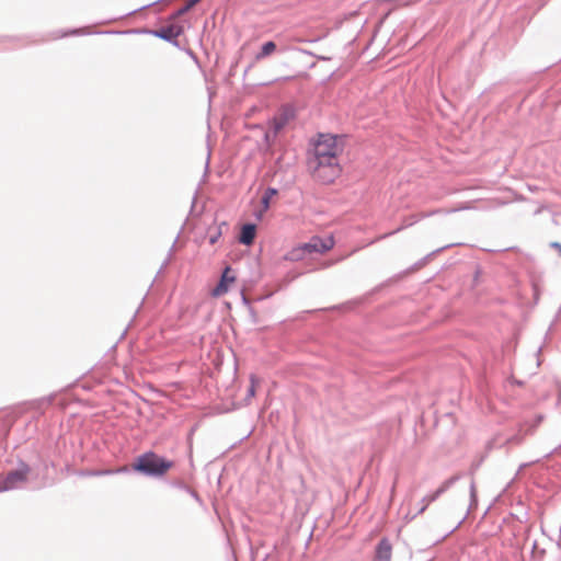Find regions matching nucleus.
Here are the masks:
<instances>
[{
  "label": "nucleus",
  "instance_id": "1",
  "mask_svg": "<svg viewBox=\"0 0 561 561\" xmlns=\"http://www.w3.org/2000/svg\"><path fill=\"white\" fill-rule=\"evenodd\" d=\"M173 463L154 453H146L139 456L133 463V469L147 476H163Z\"/></svg>",
  "mask_w": 561,
  "mask_h": 561
},
{
  "label": "nucleus",
  "instance_id": "2",
  "mask_svg": "<svg viewBox=\"0 0 561 561\" xmlns=\"http://www.w3.org/2000/svg\"><path fill=\"white\" fill-rule=\"evenodd\" d=\"M343 147L335 136L321 135L314 146L313 161L337 160Z\"/></svg>",
  "mask_w": 561,
  "mask_h": 561
},
{
  "label": "nucleus",
  "instance_id": "3",
  "mask_svg": "<svg viewBox=\"0 0 561 561\" xmlns=\"http://www.w3.org/2000/svg\"><path fill=\"white\" fill-rule=\"evenodd\" d=\"M311 168L314 179L324 184L334 182L342 171L337 160L312 161Z\"/></svg>",
  "mask_w": 561,
  "mask_h": 561
},
{
  "label": "nucleus",
  "instance_id": "4",
  "mask_svg": "<svg viewBox=\"0 0 561 561\" xmlns=\"http://www.w3.org/2000/svg\"><path fill=\"white\" fill-rule=\"evenodd\" d=\"M31 469L27 465H22L19 469L10 471L2 482L1 490L8 491L18 488L27 481Z\"/></svg>",
  "mask_w": 561,
  "mask_h": 561
},
{
  "label": "nucleus",
  "instance_id": "5",
  "mask_svg": "<svg viewBox=\"0 0 561 561\" xmlns=\"http://www.w3.org/2000/svg\"><path fill=\"white\" fill-rule=\"evenodd\" d=\"M305 250L308 254L320 253L323 254L330 251L334 247L333 237L320 238L318 236L312 237L308 242L304 243Z\"/></svg>",
  "mask_w": 561,
  "mask_h": 561
},
{
  "label": "nucleus",
  "instance_id": "6",
  "mask_svg": "<svg viewBox=\"0 0 561 561\" xmlns=\"http://www.w3.org/2000/svg\"><path fill=\"white\" fill-rule=\"evenodd\" d=\"M236 282V276L231 270V267H226L219 283L217 286L211 290V296L214 297H220L225 295L228 290L231 284Z\"/></svg>",
  "mask_w": 561,
  "mask_h": 561
},
{
  "label": "nucleus",
  "instance_id": "7",
  "mask_svg": "<svg viewBox=\"0 0 561 561\" xmlns=\"http://www.w3.org/2000/svg\"><path fill=\"white\" fill-rule=\"evenodd\" d=\"M183 32V27L180 24L172 23L167 26H161L159 30L154 31L153 34L160 38L172 41L178 38Z\"/></svg>",
  "mask_w": 561,
  "mask_h": 561
},
{
  "label": "nucleus",
  "instance_id": "8",
  "mask_svg": "<svg viewBox=\"0 0 561 561\" xmlns=\"http://www.w3.org/2000/svg\"><path fill=\"white\" fill-rule=\"evenodd\" d=\"M392 546L387 538H382L376 548L377 561H391Z\"/></svg>",
  "mask_w": 561,
  "mask_h": 561
},
{
  "label": "nucleus",
  "instance_id": "9",
  "mask_svg": "<svg viewBox=\"0 0 561 561\" xmlns=\"http://www.w3.org/2000/svg\"><path fill=\"white\" fill-rule=\"evenodd\" d=\"M256 236V226L253 224L243 225L241 228V233L239 237V241L242 244L251 245Z\"/></svg>",
  "mask_w": 561,
  "mask_h": 561
},
{
  "label": "nucleus",
  "instance_id": "10",
  "mask_svg": "<svg viewBox=\"0 0 561 561\" xmlns=\"http://www.w3.org/2000/svg\"><path fill=\"white\" fill-rule=\"evenodd\" d=\"M306 255H308V252L305 250V244L302 243L291 249L285 257L289 261H300L304 260Z\"/></svg>",
  "mask_w": 561,
  "mask_h": 561
},
{
  "label": "nucleus",
  "instance_id": "11",
  "mask_svg": "<svg viewBox=\"0 0 561 561\" xmlns=\"http://www.w3.org/2000/svg\"><path fill=\"white\" fill-rule=\"evenodd\" d=\"M276 50V44L272 41L266 42L263 44L261 51L255 56L256 60H261L263 58H266L267 56L272 55Z\"/></svg>",
  "mask_w": 561,
  "mask_h": 561
},
{
  "label": "nucleus",
  "instance_id": "12",
  "mask_svg": "<svg viewBox=\"0 0 561 561\" xmlns=\"http://www.w3.org/2000/svg\"><path fill=\"white\" fill-rule=\"evenodd\" d=\"M276 190L267 188L262 197L263 211H266L270 207L271 198L276 195Z\"/></svg>",
  "mask_w": 561,
  "mask_h": 561
},
{
  "label": "nucleus",
  "instance_id": "13",
  "mask_svg": "<svg viewBox=\"0 0 561 561\" xmlns=\"http://www.w3.org/2000/svg\"><path fill=\"white\" fill-rule=\"evenodd\" d=\"M259 385H260V380L257 379V377L255 375H251L250 376V386L248 389L249 398H254Z\"/></svg>",
  "mask_w": 561,
  "mask_h": 561
},
{
  "label": "nucleus",
  "instance_id": "14",
  "mask_svg": "<svg viewBox=\"0 0 561 561\" xmlns=\"http://www.w3.org/2000/svg\"><path fill=\"white\" fill-rule=\"evenodd\" d=\"M199 0H190L184 8L180 9L176 16H180L191 10Z\"/></svg>",
  "mask_w": 561,
  "mask_h": 561
},
{
  "label": "nucleus",
  "instance_id": "15",
  "mask_svg": "<svg viewBox=\"0 0 561 561\" xmlns=\"http://www.w3.org/2000/svg\"><path fill=\"white\" fill-rule=\"evenodd\" d=\"M220 236H221V230L219 227L214 232H211V230H209L210 244H215L218 241V239L220 238Z\"/></svg>",
  "mask_w": 561,
  "mask_h": 561
},
{
  "label": "nucleus",
  "instance_id": "16",
  "mask_svg": "<svg viewBox=\"0 0 561 561\" xmlns=\"http://www.w3.org/2000/svg\"><path fill=\"white\" fill-rule=\"evenodd\" d=\"M552 247L558 250V252L561 255V244L560 243H553Z\"/></svg>",
  "mask_w": 561,
  "mask_h": 561
}]
</instances>
